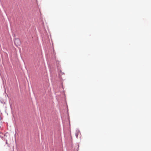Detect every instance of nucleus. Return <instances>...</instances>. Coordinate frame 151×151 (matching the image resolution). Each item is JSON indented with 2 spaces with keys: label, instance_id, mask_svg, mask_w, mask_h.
Returning <instances> with one entry per match:
<instances>
[{
  "label": "nucleus",
  "instance_id": "f257e3e1",
  "mask_svg": "<svg viewBox=\"0 0 151 151\" xmlns=\"http://www.w3.org/2000/svg\"><path fill=\"white\" fill-rule=\"evenodd\" d=\"M14 43L16 44L19 45L20 43V41L19 40L16 39L14 41Z\"/></svg>",
  "mask_w": 151,
  "mask_h": 151
},
{
  "label": "nucleus",
  "instance_id": "f03ea898",
  "mask_svg": "<svg viewBox=\"0 0 151 151\" xmlns=\"http://www.w3.org/2000/svg\"><path fill=\"white\" fill-rule=\"evenodd\" d=\"M6 144H7V140H6Z\"/></svg>",
  "mask_w": 151,
  "mask_h": 151
}]
</instances>
